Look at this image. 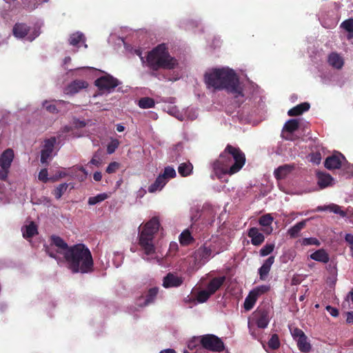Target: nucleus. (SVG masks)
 Here are the masks:
<instances>
[{
    "label": "nucleus",
    "mask_w": 353,
    "mask_h": 353,
    "mask_svg": "<svg viewBox=\"0 0 353 353\" xmlns=\"http://www.w3.org/2000/svg\"><path fill=\"white\" fill-rule=\"evenodd\" d=\"M30 31V28L26 23H17L13 27V34L17 38H24Z\"/></svg>",
    "instance_id": "nucleus-21"
},
{
    "label": "nucleus",
    "mask_w": 353,
    "mask_h": 353,
    "mask_svg": "<svg viewBox=\"0 0 353 353\" xmlns=\"http://www.w3.org/2000/svg\"><path fill=\"white\" fill-rule=\"evenodd\" d=\"M117 130L119 132H123L124 130V127L121 125H118L117 127Z\"/></svg>",
    "instance_id": "nucleus-64"
},
{
    "label": "nucleus",
    "mask_w": 353,
    "mask_h": 353,
    "mask_svg": "<svg viewBox=\"0 0 353 353\" xmlns=\"http://www.w3.org/2000/svg\"><path fill=\"white\" fill-rule=\"evenodd\" d=\"M347 211V216H346L347 219H350V221L353 223V212H350L349 210Z\"/></svg>",
    "instance_id": "nucleus-62"
},
{
    "label": "nucleus",
    "mask_w": 353,
    "mask_h": 353,
    "mask_svg": "<svg viewBox=\"0 0 353 353\" xmlns=\"http://www.w3.org/2000/svg\"><path fill=\"white\" fill-rule=\"evenodd\" d=\"M14 152L8 148L3 152L0 156V179L6 181L8 178L11 163L14 159Z\"/></svg>",
    "instance_id": "nucleus-8"
},
{
    "label": "nucleus",
    "mask_w": 353,
    "mask_h": 353,
    "mask_svg": "<svg viewBox=\"0 0 353 353\" xmlns=\"http://www.w3.org/2000/svg\"><path fill=\"white\" fill-rule=\"evenodd\" d=\"M274 249V244H266L260 250V255L265 256L273 252Z\"/></svg>",
    "instance_id": "nucleus-47"
},
{
    "label": "nucleus",
    "mask_w": 353,
    "mask_h": 353,
    "mask_svg": "<svg viewBox=\"0 0 353 353\" xmlns=\"http://www.w3.org/2000/svg\"><path fill=\"white\" fill-rule=\"evenodd\" d=\"M200 344L209 351L220 352L224 350L225 345L223 341L214 334H205L200 337Z\"/></svg>",
    "instance_id": "nucleus-7"
},
{
    "label": "nucleus",
    "mask_w": 353,
    "mask_h": 353,
    "mask_svg": "<svg viewBox=\"0 0 353 353\" xmlns=\"http://www.w3.org/2000/svg\"><path fill=\"white\" fill-rule=\"evenodd\" d=\"M270 290V285H262L256 287L251 292L258 298L259 296L267 293Z\"/></svg>",
    "instance_id": "nucleus-42"
},
{
    "label": "nucleus",
    "mask_w": 353,
    "mask_h": 353,
    "mask_svg": "<svg viewBox=\"0 0 353 353\" xmlns=\"http://www.w3.org/2000/svg\"><path fill=\"white\" fill-rule=\"evenodd\" d=\"M345 241L350 245V248H352L353 246V234H346L345 236Z\"/></svg>",
    "instance_id": "nucleus-56"
},
{
    "label": "nucleus",
    "mask_w": 353,
    "mask_h": 353,
    "mask_svg": "<svg viewBox=\"0 0 353 353\" xmlns=\"http://www.w3.org/2000/svg\"><path fill=\"white\" fill-rule=\"evenodd\" d=\"M212 295L213 294L206 288L205 290H201L198 293L197 301L199 303H204L208 301Z\"/></svg>",
    "instance_id": "nucleus-43"
},
{
    "label": "nucleus",
    "mask_w": 353,
    "mask_h": 353,
    "mask_svg": "<svg viewBox=\"0 0 353 353\" xmlns=\"http://www.w3.org/2000/svg\"><path fill=\"white\" fill-rule=\"evenodd\" d=\"M273 221V217L270 214H266L259 218V223L262 226H270Z\"/></svg>",
    "instance_id": "nucleus-44"
},
{
    "label": "nucleus",
    "mask_w": 353,
    "mask_h": 353,
    "mask_svg": "<svg viewBox=\"0 0 353 353\" xmlns=\"http://www.w3.org/2000/svg\"><path fill=\"white\" fill-rule=\"evenodd\" d=\"M146 66L150 68L151 75L157 77L156 72L159 70H172L178 65V60L171 56L166 44L161 43L148 52L145 57Z\"/></svg>",
    "instance_id": "nucleus-4"
},
{
    "label": "nucleus",
    "mask_w": 353,
    "mask_h": 353,
    "mask_svg": "<svg viewBox=\"0 0 353 353\" xmlns=\"http://www.w3.org/2000/svg\"><path fill=\"white\" fill-rule=\"evenodd\" d=\"M68 175H70V174L66 172L61 171L58 173V176L59 179L65 177L66 176H68Z\"/></svg>",
    "instance_id": "nucleus-61"
},
{
    "label": "nucleus",
    "mask_w": 353,
    "mask_h": 353,
    "mask_svg": "<svg viewBox=\"0 0 353 353\" xmlns=\"http://www.w3.org/2000/svg\"><path fill=\"white\" fill-rule=\"evenodd\" d=\"M305 224L306 221L304 220L296 223L294 226L288 229V234L290 236V238H296V236H298L301 230L305 228Z\"/></svg>",
    "instance_id": "nucleus-30"
},
{
    "label": "nucleus",
    "mask_w": 353,
    "mask_h": 353,
    "mask_svg": "<svg viewBox=\"0 0 353 353\" xmlns=\"http://www.w3.org/2000/svg\"><path fill=\"white\" fill-rule=\"evenodd\" d=\"M74 123H75L76 126L78 128H83L86 125V123L84 121H80V120L75 121Z\"/></svg>",
    "instance_id": "nucleus-59"
},
{
    "label": "nucleus",
    "mask_w": 353,
    "mask_h": 353,
    "mask_svg": "<svg viewBox=\"0 0 353 353\" xmlns=\"http://www.w3.org/2000/svg\"><path fill=\"white\" fill-rule=\"evenodd\" d=\"M120 168V164L118 162H111L106 168V172L108 174H112Z\"/></svg>",
    "instance_id": "nucleus-50"
},
{
    "label": "nucleus",
    "mask_w": 353,
    "mask_h": 353,
    "mask_svg": "<svg viewBox=\"0 0 353 353\" xmlns=\"http://www.w3.org/2000/svg\"><path fill=\"white\" fill-rule=\"evenodd\" d=\"M48 175V170L46 168L41 169L39 173L38 179L39 181L43 183H47L48 181H50Z\"/></svg>",
    "instance_id": "nucleus-51"
},
{
    "label": "nucleus",
    "mask_w": 353,
    "mask_h": 353,
    "mask_svg": "<svg viewBox=\"0 0 353 353\" xmlns=\"http://www.w3.org/2000/svg\"><path fill=\"white\" fill-rule=\"evenodd\" d=\"M253 319L258 327L264 329L270 322L269 312L265 309H258L253 313Z\"/></svg>",
    "instance_id": "nucleus-10"
},
{
    "label": "nucleus",
    "mask_w": 353,
    "mask_h": 353,
    "mask_svg": "<svg viewBox=\"0 0 353 353\" xmlns=\"http://www.w3.org/2000/svg\"><path fill=\"white\" fill-rule=\"evenodd\" d=\"M176 174L175 170L170 166H168L165 168L163 173L161 175L163 176L165 180L168 181V179L175 177Z\"/></svg>",
    "instance_id": "nucleus-45"
},
{
    "label": "nucleus",
    "mask_w": 353,
    "mask_h": 353,
    "mask_svg": "<svg viewBox=\"0 0 353 353\" xmlns=\"http://www.w3.org/2000/svg\"><path fill=\"white\" fill-rule=\"evenodd\" d=\"M341 28H343L348 32L347 38L350 39L353 36V19L345 20L341 24Z\"/></svg>",
    "instance_id": "nucleus-38"
},
{
    "label": "nucleus",
    "mask_w": 353,
    "mask_h": 353,
    "mask_svg": "<svg viewBox=\"0 0 353 353\" xmlns=\"http://www.w3.org/2000/svg\"><path fill=\"white\" fill-rule=\"evenodd\" d=\"M320 241L314 238V237H310V238H304L301 241L302 245H320Z\"/></svg>",
    "instance_id": "nucleus-48"
},
{
    "label": "nucleus",
    "mask_w": 353,
    "mask_h": 353,
    "mask_svg": "<svg viewBox=\"0 0 353 353\" xmlns=\"http://www.w3.org/2000/svg\"><path fill=\"white\" fill-rule=\"evenodd\" d=\"M37 234V227L34 222H31L26 227V230L23 232L24 238H32Z\"/></svg>",
    "instance_id": "nucleus-35"
},
{
    "label": "nucleus",
    "mask_w": 353,
    "mask_h": 353,
    "mask_svg": "<svg viewBox=\"0 0 353 353\" xmlns=\"http://www.w3.org/2000/svg\"><path fill=\"white\" fill-rule=\"evenodd\" d=\"M68 187V184L66 183H63L59 184L52 192V194L55 196L57 199H59L64 192L66 191Z\"/></svg>",
    "instance_id": "nucleus-41"
},
{
    "label": "nucleus",
    "mask_w": 353,
    "mask_h": 353,
    "mask_svg": "<svg viewBox=\"0 0 353 353\" xmlns=\"http://www.w3.org/2000/svg\"><path fill=\"white\" fill-rule=\"evenodd\" d=\"M160 226L157 217H152L148 221L139 235V243L144 250L146 255H150L155 252V247L153 244L154 235L158 232Z\"/></svg>",
    "instance_id": "nucleus-5"
},
{
    "label": "nucleus",
    "mask_w": 353,
    "mask_h": 353,
    "mask_svg": "<svg viewBox=\"0 0 353 353\" xmlns=\"http://www.w3.org/2000/svg\"><path fill=\"white\" fill-rule=\"evenodd\" d=\"M101 162L102 160L100 157V154L98 152H95L89 163L99 167L101 164Z\"/></svg>",
    "instance_id": "nucleus-53"
},
{
    "label": "nucleus",
    "mask_w": 353,
    "mask_h": 353,
    "mask_svg": "<svg viewBox=\"0 0 353 353\" xmlns=\"http://www.w3.org/2000/svg\"><path fill=\"white\" fill-rule=\"evenodd\" d=\"M296 341L297 343V347L301 352L307 353L310 351L311 345L307 341V337L306 336V335H304L303 336L297 339Z\"/></svg>",
    "instance_id": "nucleus-29"
},
{
    "label": "nucleus",
    "mask_w": 353,
    "mask_h": 353,
    "mask_svg": "<svg viewBox=\"0 0 353 353\" xmlns=\"http://www.w3.org/2000/svg\"><path fill=\"white\" fill-rule=\"evenodd\" d=\"M88 86V83L85 81L74 80L68 85L66 88L67 93L74 94Z\"/></svg>",
    "instance_id": "nucleus-19"
},
{
    "label": "nucleus",
    "mask_w": 353,
    "mask_h": 353,
    "mask_svg": "<svg viewBox=\"0 0 353 353\" xmlns=\"http://www.w3.org/2000/svg\"><path fill=\"white\" fill-rule=\"evenodd\" d=\"M245 163V155L237 147L228 144L213 163L214 174L218 179L223 175H232L239 172Z\"/></svg>",
    "instance_id": "nucleus-2"
},
{
    "label": "nucleus",
    "mask_w": 353,
    "mask_h": 353,
    "mask_svg": "<svg viewBox=\"0 0 353 353\" xmlns=\"http://www.w3.org/2000/svg\"><path fill=\"white\" fill-rule=\"evenodd\" d=\"M316 176L317 183L321 189H324L332 185L333 178L330 174L319 172Z\"/></svg>",
    "instance_id": "nucleus-20"
},
{
    "label": "nucleus",
    "mask_w": 353,
    "mask_h": 353,
    "mask_svg": "<svg viewBox=\"0 0 353 353\" xmlns=\"http://www.w3.org/2000/svg\"><path fill=\"white\" fill-rule=\"evenodd\" d=\"M56 142L57 139L54 137L44 141L43 148L41 152V162L42 163H46L48 159L50 157Z\"/></svg>",
    "instance_id": "nucleus-11"
},
{
    "label": "nucleus",
    "mask_w": 353,
    "mask_h": 353,
    "mask_svg": "<svg viewBox=\"0 0 353 353\" xmlns=\"http://www.w3.org/2000/svg\"><path fill=\"white\" fill-rule=\"evenodd\" d=\"M194 238L192 236L189 230H185L182 232L179 236V242L182 245H189L194 242Z\"/></svg>",
    "instance_id": "nucleus-32"
},
{
    "label": "nucleus",
    "mask_w": 353,
    "mask_h": 353,
    "mask_svg": "<svg viewBox=\"0 0 353 353\" xmlns=\"http://www.w3.org/2000/svg\"><path fill=\"white\" fill-rule=\"evenodd\" d=\"M43 106L46 109V110L50 113H58L59 110L57 106L54 104L50 103L48 101H45L43 103Z\"/></svg>",
    "instance_id": "nucleus-49"
},
{
    "label": "nucleus",
    "mask_w": 353,
    "mask_h": 353,
    "mask_svg": "<svg viewBox=\"0 0 353 353\" xmlns=\"http://www.w3.org/2000/svg\"><path fill=\"white\" fill-rule=\"evenodd\" d=\"M290 331H291V334L295 341L297 339H299V338L303 336L304 335H305V333L303 332V331L298 327H295V328L291 330Z\"/></svg>",
    "instance_id": "nucleus-52"
},
{
    "label": "nucleus",
    "mask_w": 353,
    "mask_h": 353,
    "mask_svg": "<svg viewBox=\"0 0 353 353\" xmlns=\"http://www.w3.org/2000/svg\"><path fill=\"white\" fill-rule=\"evenodd\" d=\"M257 299L258 298L256 296V295L254 294L250 291L244 301L245 310L246 311H250V310H252L253 308V307L254 306V305L257 301Z\"/></svg>",
    "instance_id": "nucleus-33"
},
{
    "label": "nucleus",
    "mask_w": 353,
    "mask_h": 353,
    "mask_svg": "<svg viewBox=\"0 0 353 353\" xmlns=\"http://www.w3.org/2000/svg\"><path fill=\"white\" fill-rule=\"evenodd\" d=\"M299 122L297 119H290L284 125L283 130L289 133L285 137V139L294 141L293 133L299 129Z\"/></svg>",
    "instance_id": "nucleus-15"
},
{
    "label": "nucleus",
    "mask_w": 353,
    "mask_h": 353,
    "mask_svg": "<svg viewBox=\"0 0 353 353\" xmlns=\"http://www.w3.org/2000/svg\"><path fill=\"white\" fill-rule=\"evenodd\" d=\"M94 84L101 91L110 92L119 85V81L112 76L106 74L96 79Z\"/></svg>",
    "instance_id": "nucleus-9"
},
{
    "label": "nucleus",
    "mask_w": 353,
    "mask_h": 353,
    "mask_svg": "<svg viewBox=\"0 0 353 353\" xmlns=\"http://www.w3.org/2000/svg\"><path fill=\"white\" fill-rule=\"evenodd\" d=\"M183 283V278L169 272L163 280V286L165 288H177Z\"/></svg>",
    "instance_id": "nucleus-12"
},
{
    "label": "nucleus",
    "mask_w": 353,
    "mask_h": 353,
    "mask_svg": "<svg viewBox=\"0 0 353 353\" xmlns=\"http://www.w3.org/2000/svg\"><path fill=\"white\" fill-rule=\"evenodd\" d=\"M139 106L143 109L151 108L155 105L154 100L150 97H143L139 101Z\"/></svg>",
    "instance_id": "nucleus-37"
},
{
    "label": "nucleus",
    "mask_w": 353,
    "mask_h": 353,
    "mask_svg": "<svg viewBox=\"0 0 353 353\" xmlns=\"http://www.w3.org/2000/svg\"><path fill=\"white\" fill-rule=\"evenodd\" d=\"M274 262V256H271L264 261L261 267L259 269V278L261 281L266 280Z\"/></svg>",
    "instance_id": "nucleus-17"
},
{
    "label": "nucleus",
    "mask_w": 353,
    "mask_h": 353,
    "mask_svg": "<svg viewBox=\"0 0 353 353\" xmlns=\"http://www.w3.org/2000/svg\"><path fill=\"white\" fill-rule=\"evenodd\" d=\"M50 243L49 245L45 246V252L51 258L57 259V253L63 254L67 252L70 247L65 241L59 236L52 235L50 236Z\"/></svg>",
    "instance_id": "nucleus-6"
},
{
    "label": "nucleus",
    "mask_w": 353,
    "mask_h": 353,
    "mask_svg": "<svg viewBox=\"0 0 353 353\" xmlns=\"http://www.w3.org/2000/svg\"><path fill=\"white\" fill-rule=\"evenodd\" d=\"M204 81L208 88H212L215 90H225L228 92L232 94L239 106L243 103V89L233 70L213 69L205 74Z\"/></svg>",
    "instance_id": "nucleus-1"
},
{
    "label": "nucleus",
    "mask_w": 353,
    "mask_h": 353,
    "mask_svg": "<svg viewBox=\"0 0 353 353\" xmlns=\"http://www.w3.org/2000/svg\"><path fill=\"white\" fill-rule=\"evenodd\" d=\"M158 292H159V288L157 287L152 288L149 289V290L148 291V292L145 295V299L143 303H140L139 305L141 307H145V306L148 305L150 303H152L154 301L156 296L158 294Z\"/></svg>",
    "instance_id": "nucleus-28"
},
{
    "label": "nucleus",
    "mask_w": 353,
    "mask_h": 353,
    "mask_svg": "<svg viewBox=\"0 0 353 353\" xmlns=\"http://www.w3.org/2000/svg\"><path fill=\"white\" fill-rule=\"evenodd\" d=\"M328 63L336 69H341L344 63L343 58L336 52H332L329 54Z\"/></svg>",
    "instance_id": "nucleus-27"
},
{
    "label": "nucleus",
    "mask_w": 353,
    "mask_h": 353,
    "mask_svg": "<svg viewBox=\"0 0 353 353\" xmlns=\"http://www.w3.org/2000/svg\"><path fill=\"white\" fill-rule=\"evenodd\" d=\"M225 280V276L214 277L210 281L206 288L210 291V292L214 294L221 288Z\"/></svg>",
    "instance_id": "nucleus-18"
},
{
    "label": "nucleus",
    "mask_w": 353,
    "mask_h": 353,
    "mask_svg": "<svg viewBox=\"0 0 353 353\" xmlns=\"http://www.w3.org/2000/svg\"><path fill=\"white\" fill-rule=\"evenodd\" d=\"M188 348L190 350H194L196 347V344L195 343V341L194 340H192V341H189V343L188 344Z\"/></svg>",
    "instance_id": "nucleus-60"
},
{
    "label": "nucleus",
    "mask_w": 353,
    "mask_h": 353,
    "mask_svg": "<svg viewBox=\"0 0 353 353\" xmlns=\"http://www.w3.org/2000/svg\"><path fill=\"white\" fill-rule=\"evenodd\" d=\"M119 145V141L117 139H112L107 145V152L109 154L114 153Z\"/></svg>",
    "instance_id": "nucleus-46"
},
{
    "label": "nucleus",
    "mask_w": 353,
    "mask_h": 353,
    "mask_svg": "<svg viewBox=\"0 0 353 353\" xmlns=\"http://www.w3.org/2000/svg\"><path fill=\"white\" fill-rule=\"evenodd\" d=\"M310 105L307 102H303L290 109L288 114L290 117H296L302 114L303 112L309 110Z\"/></svg>",
    "instance_id": "nucleus-23"
},
{
    "label": "nucleus",
    "mask_w": 353,
    "mask_h": 353,
    "mask_svg": "<svg viewBox=\"0 0 353 353\" xmlns=\"http://www.w3.org/2000/svg\"><path fill=\"white\" fill-rule=\"evenodd\" d=\"M159 353H176V352L173 349H166L161 350Z\"/></svg>",
    "instance_id": "nucleus-63"
},
{
    "label": "nucleus",
    "mask_w": 353,
    "mask_h": 353,
    "mask_svg": "<svg viewBox=\"0 0 353 353\" xmlns=\"http://www.w3.org/2000/svg\"><path fill=\"white\" fill-rule=\"evenodd\" d=\"M84 39V35L81 32H75L70 35L69 43L73 46H77L80 42Z\"/></svg>",
    "instance_id": "nucleus-39"
},
{
    "label": "nucleus",
    "mask_w": 353,
    "mask_h": 353,
    "mask_svg": "<svg viewBox=\"0 0 353 353\" xmlns=\"http://www.w3.org/2000/svg\"><path fill=\"white\" fill-rule=\"evenodd\" d=\"M326 310L332 316H334V317H336L339 316V310L335 308V307H333L330 305H327L326 307Z\"/></svg>",
    "instance_id": "nucleus-55"
},
{
    "label": "nucleus",
    "mask_w": 353,
    "mask_h": 353,
    "mask_svg": "<svg viewBox=\"0 0 353 353\" xmlns=\"http://www.w3.org/2000/svg\"><path fill=\"white\" fill-rule=\"evenodd\" d=\"M79 170L82 172V174L80 175L75 173L73 174V175H74L80 181H83L86 179L88 172L83 166L79 167Z\"/></svg>",
    "instance_id": "nucleus-54"
},
{
    "label": "nucleus",
    "mask_w": 353,
    "mask_h": 353,
    "mask_svg": "<svg viewBox=\"0 0 353 353\" xmlns=\"http://www.w3.org/2000/svg\"><path fill=\"white\" fill-rule=\"evenodd\" d=\"M248 236L251 239L252 244L256 246L262 244L265 240L264 235L257 228H251L248 232Z\"/></svg>",
    "instance_id": "nucleus-16"
},
{
    "label": "nucleus",
    "mask_w": 353,
    "mask_h": 353,
    "mask_svg": "<svg viewBox=\"0 0 353 353\" xmlns=\"http://www.w3.org/2000/svg\"><path fill=\"white\" fill-rule=\"evenodd\" d=\"M212 250L206 246H201L194 253L195 260L199 264H205L210 258Z\"/></svg>",
    "instance_id": "nucleus-13"
},
{
    "label": "nucleus",
    "mask_w": 353,
    "mask_h": 353,
    "mask_svg": "<svg viewBox=\"0 0 353 353\" xmlns=\"http://www.w3.org/2000/svg\"><path fill=\"white\" fill-rule=\"evenodd\" d=\"M108 196L106 193L99 194L95 196H91L88 199V203L94 205L108 199Z\"/></svg>",
    "instance_id": "nucleus-40"
},
{
    "label": "nucleus",
    "mask_w": 353,
    "mask_h": 353,
    "mask_svg": "<svg viewBox=\"0 0 353 353\" xmlns=\"http://www.w3.org/2000/svg\"><path fill=\"white\" fill-rule=\"evenodd\" d=\"M168 183V180L163 176L159 174L154 182L148 187V192L154 193L156 191L161 190Z\"/></svg>",
    "instance_id": "nucleus-25"
},
{
    "label": "nucleus",
    "mask_w": 353,
    "mask_h": 353,
    "mask_svg": "<svg viewBox=\"0 0 353 353\" xmlns=\"http://www.w3.org/2000/svg\"><path fill=\"white\" fill-rule=\"evenodd\" d=\"M310 258L312 260L323 263H327L330 261L329 254L323 249H319L313 252L312 254H310Z\"/></svg>",
    "instance_id": "nucleus-26"
},
{
    "label": "nucleus",
    "mask_w": 353,
    "mask_h": 353,
    "mask_svg": "<svg viewBox=\"0 0 353 353\" xmlns=\"http://www.w3.org/2000/svg\"><path fill=\"white\" fill-rule=\"evenodd\" d=\"M205 211L207 212L208 214H209L211 216H214V212L211 206L206 204L203 206L201 213L199 212V210H196V214L192 215V221L193 223H196V221H198L201 219L203 213H204Z\"/></svg>",
    "instance_id": "nucleus-31"
},
{
    "label": "nucleus",
    "mask_w": 353,
    "mask_h": 353,
    "mask_svg": "<svg viewBox=\"0 0 353 353\" xmlns=\"http://www.w3.org/2000/svg\"><path fill=\"white\" fill-rule=\"evenodd\" d=\"M318 211L329 210L334 214H339L341 217H346L347 216V211H344L339 205L332 203L328 205L319 206Z\"/></svg>",
    "instance_id": "nucleus-22"
},
{
    "label": "nucleus",
    "mask_w": 353,
    "mask_h": 353,
    "mask_svg": "<svg viewBox=\"0 0 353 353\" xmlns=\"http://www.w3.org/2000/svg\"><path fill=\"white\" fill-rule=\"evenodd\" d=\"M294 169V165H283L276 168L274 172V176L277 179H283L289 174Z\"/></svg>",
    "instance_id": "nucleus-24"
},
{
    "label": "nucleus",
    "mask_w": 353,
    "mask_h": 353,
    "mask_svg": "<svg viewBox=\"0 0 353 353\" xmlns=\"http://www.w3.org/2000/svg\"><path fill=\"white\" fill-rule=\"evenodd\" d=\"M64 259L72 273L87 274L94 270L91 252L83 243L70 246L69 250L65 252Z\"/></svg>",
    "instance_id": "nucleus-3"
},
{
    "label": "nucleus",
    "mask_w": 353,
    "mask_h": 353,
    "mask_svg": "<svg viewBox=\"0 0 353 353\" xmlns=\"http://www.w3.org/2000/svg\"><path fill=\"white\" fill-rule=\"evenodd\" d=\"M346 321L348 323H353V312H347Z\"/></svg>",
    "instance_id": "nucleus-58"
},
{
    "label": "nucleus",
    "mask_w": 353,
    "mask_h": 353,
    "mask_svg": "<svg viewBox=\"0 0 353 353\" xmlns=\"http://www.w3.org/2000/svg\"><path fill=\"white\" fill-rule=\"evenodd\" d=\"M193 166L191 163H181L178 168V172L182 176H188L192 172Z\"/></svg>",
    "instance_id": "nucleus-34"
},
{
    "label": "nucleus",
    "mask_w": 353,
    "mask_h": 353,
    "mask_svg": "<svg viewBox=\"0 0 353 353\" xmlns=\"http://www.w3.org/2000/svg\"><path fill=\"white\" fill-rule=\"evenodd\" d=\"M341 159H345L343 154L332 155L326 158L324 165L328 170L339 169L341 165Z\"/></svg>",
    "instance_id": "nucleus-14"
},
{
    "label": "nucleus",
    "mask_w": 353,
    "mask_h": 353,
    "mask_svg": "<svg viewBox=\"0 0 353 353\" xmlns=\"http://www.w3.org/2000/svg\"><path fill=\"white\" fill-rule=\"evenodd\" d=\"M93 179L95 181H100L102 179V174L101 172H95L93 174Z\"/></svg>",
    "instance_id": "nucleus-57"
},
{
    "label": "nucleus",
    "mask_w": 353,
    "mask_h": 353,
    "mask_svg": "<svg viewBox=\"0 0 353 353\" xmlns=\"http://www.w3.org/2000/svg\"><path fill=\"white\" fill-rule=\"evenodd\" d=\"M281 342L278 334H273L268 342V346L272 350H278L280 347Z\"/></svg>",
    "instance_id": "nucleus-36"
}]
</instances>
